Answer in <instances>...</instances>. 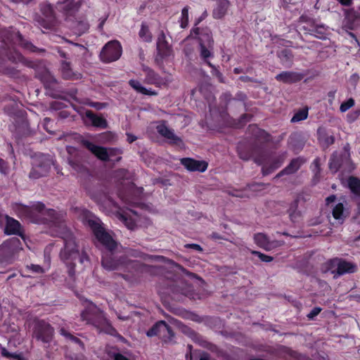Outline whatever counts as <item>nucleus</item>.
Here are the masks:
<instances>
[{
    "mask_svg": "<svg viewBox=\"0 0 360 360\" xmlns=\"http://www.w3.org/2000/svg\"><path fill=\"white\" fill-rule=\"evenodd\" d=\"M338 259L339 257H334L332 259H328L326 261L324 264L323 267L325 269L326 271H330L332 273V271H335V268H338Z\"/></svg>",
    "mask_w": 360,
    "mask_h": 360,
    "instance_id": "c03bdc74",
    "label": "nucleus"
},
{
    "mask_svg": "<svg viewBox=\"0 0 360 360\" xmlns=\"http://www.w3.org/2000/svg\"><path fill=\"white\" fill-rule=\"evenodd\" d=\"M54 329L44 320H38L33 328V338L44 343H50L53 338Z\"/></svg>",
    "mask_w": 360,
    "mask_h": 360,
    "instance_id": "1a4fd4ad",
    "label": "nucleus"
},
{
    "mask_svg": "<svg viewBox=\"0 0 360 360\" xmlns=\"http://www.w3.org/2000/svg\"><path fill=\"white\" fill-rule=\"evenodd\" d=\"M188 349L189 350V354L187 353L186 354V360H197L198 359V355L197 354L195 353H192L191 352V349H192V346L188 345Z\"/></svg>",
    "mask_w": 360,
    "mask_h": 360,
    "instance_id": "052dcab7",
    "label": "nucleus"
},
{
    "mask_svg": "<svg viewBox=\"0 0 360 360\" xmlns=\"http://www.w3.org/2000/svg\"><path fill=\"white\" fill-rule=\"evenodd\" d=\"M298 202H299V200L298 199H295L292 202V204L290 205V209L288 210L290 219V220L292 222H295L296 221V218L297 217L300 216V212L297 211V207L298 206Z\"/></svg>",
    "mask_w": 360,
    "mask_h": 360,
    "instance_id": "a19ab883",
    "label": "nucleus"
},
{
    "mask_svg": "<svg viewBox=\"0 0 360 360\" xmlns=\"http://www.w3.org/2000/svg\"><path fill=\"white\" fill-rule=\"evenodd\" d=\"M129 86L134 89L136 92L140 93L143 95L146 96H157L158 92L151 90V89H147L144 86L141 85L139 81L136 79H130L129 81Z\"/></svg>",
    "mask_w": 360,
    "mask_h": 360,
    "instance_id": "cd10ccee",
    "label": "nucleus"
},
{
    "mask_svg": "<svg viewBox=\"0 0 360 360\" xmlns=\"http://www.w3.org/2000/svg\"><path fill=\"white\" fill-rule=\"evenodd\" d=\"M347 184L351 192L355 196L360 198V179L351 176L348 178Z\"/></svg>",
    "mask_w": 360,
    "mask_h": 360,
    "instance_id": "2f4dec72",
    "label": "nucleus"
},
{
    "mask_svg": "<svg viewBox=\"0 0 360 360\" xmlns=\"http://www.w3.org/2000/svg\"><path fill=\"white\" fill-rule=\"evenodd\" d=\"M4 232L7 236L15 235L25 240V230L21 224L15 219L6 214V224Z\"/></svg>",
    "mask_w": 360,
    "mask_h": 360,
    "instance_id": "f8f14e48",
    "label": "nucleus"
},
{
    "mask_svg": "<svg viewBox=\"0 0 360 360\" xmlns=\"http://www.w3.org/2000/svg\"><path fill=\"white\" fill-rule=\"evenodd\" d=\"M237 153L239 158L245 161L252 159L258 165H262L263 176H267L279 168L283 163V158L276 157L269 161V153L262 146L258 144H248L241 143L237 146Z\"/></svg>",
    "mask_w": 360,
    "mask_h": 360,
    "instance_id": "f03ea898",
    "label": "nucleus"
},
{
    "mask_svg": "<svg viewBox=\"0 0 360 360\" xmlns=\"http://www.w3.org/2000/svg\"><path fill=\"white\" fill-rule=\"evenodd\" d=\"M309 109L307 107L299 109L295 112L294 115L291 118L290 122L292 123L299 122L306 120L308 117Z\"/></svg>",
    "mask_w": 360,
    "mask_h": 360,
    "instance_id": "4c0bfd02",
    "label": "nucleus"
},
{
    "mask_svg": "<svg viewBox=\"0 0 360 360\" xmlns=\"http://www.w3.org/2000/svg\"><path fill=\"white\" fill-rule=\"evenodd\" d=\"M5 71L6 74L11 77L17 78L20 77V72L14 67H8Z\"/></svg>",
    "mask_w": 360,
    "mask_h": 360,
    "instance_id": "603ef678",
    "label": "nucleus"
},
{
    "mask_svg": "<svg viewBox=\"0 0 360 360\" xmlns=\"http://www.w3.org/2000/svg\"><path fill=\"white\" fill-rule=\"evenodd\" d=\"M332 215L333 218L338 220L340 224H342L347 217L345 213L344 205L342 202H338L333 209Z\"/></svg>",
    "mask_w": 360,
    "mask_h": 360,
    "instance_id": "c756f323",
    "label": "nucleus"
},
{
    "mask_svg": "<svg viewBox=\"0 0 360 360\" xmlns=\"http://www.w3.org/2000/svg\"><path fill=\"white\" fill-rule=\"evenodd\" d=\"M305 75L302 72L295 71H283L278 74L275 79L276 81L284 84H291L300 82L303 79Z\"/></svg>",
    "mask_w": 360,
    "mask_h": 360,
    "instance_id": "aec40b11",
    "label": "nucleus"
},
{
    "mask_svg": "<svg viewBox=\"0 0 360 360\" xmlns=\"http://www.w3.org/2000/svg\"><path fill=\"white\" fill-rule=\"evenodd\" d=\"M338 268L335 271H332L335 278L337 276H340L347 274H354L358 271L357 265L353 262L347 261L345 259H338Z\"/></svg>",
    "mask_w": 360,
    "mask_h": 360,
    "instance_id": "412c9836",
    "label": "nucleus"
},
{
    "mask_svg": "<svg viewBox=\"0 0 360 360\" xmlns=\"http://www.w3.org/2000/svg\"><path fill=\"white\" fill-rule=\"evenodd\" d=\"M52 160L49 155L40 154L36 155L32 162V169L29 174L31 179H38L45 176L49 172Z\"/></svg>",
    "mask_w": 360,
    "mask_h": 360,
    "instance_id": "0eeeda50",
    "label": "nucleus"
},
{
    "mask_svg": "<svg viewBox=\"0 0 360 360\" xmlns=\"http://www.w3.org/2000/svg\"><path fill=\"white\" fill-rule=\"evenodd\" d=\"M180 163L189 172H204L208 167V162L205 160H198L192 158H183Z\"/></svg>",
    "mask_w": 360,
    "mask_h": 360,
    "instance_id": "4468645a",
    "label": "nucleus"
},
{
    "mask_svg": "<svg viewBox=\"0 0 360 360\" xmlns=\"http://www.w3.org/2000/svg\"><path fill=\"white\" fill-rule=\"evenodd\" d=\"M255 243L261 248L269 250L271 248V243L266 235L262 233H257L254 235Z\"/></svg>",
    "mask_w": 360,
    "mask_h": 360,
    "instance_id": "7c9ffc66",
    "label": "nucleus"
},
{
    "mask_svg": "<svg viewBox=\"0 0 360 360\" xmlns=\"http://www.w3.org/2000/svg\"><path fill=\"white\" fill-rule=\"evenodd\" d=\"M191 34L198 39L199 46H209L212 47L214 46V39L211 30L208 27H193L191 30Z\"/></svg>",
    "mask_w": 360,
    "mask_h": 360,
    "instance_id": "2eb2a0df",
    "label": "nucleus"
},
{
    "mask_svg": "<svg viewBox=\"0 0 360 360\" xmlns=\"http://www.w3.org/2000/svg\"><path fill=\"white\" fill-rule=\"evenodd\" d=\"M343 6H350L353 4V0H336Z\"/></svg>",
    "mask_w": 360,
    "mask_h": 360,
    "instance_id": "69168bd1",
    "label": "nucleus"
},
{
    "mask_svg": "<svg viewBox=\"0 0 360 360\" xmlns=\"http://www.w3.org/2000/svg\"><path fill=\"white\" fill-rule=\"evenodd\" d=\"M305 159L302 157H297L293 158L284 169H283L274 176V179H278L283 175H290L295 174L300 169V167L305 162Z\"/></svg>",
    "mask_w": 360,
    "mask_h": 360,
    "instance_id": "4be33fe9",
    "label": "nucleus"
},
{
    "mask_svg": "<svg viewBox=\"0 0 360 360\" xmlns=\"http://www.w3.org/2000/svg\"><path fill=\"white\" fill-rule=\"evenodd\" d=\"M83 121L86 126H91L102 129L108 128V126L105 117L102 115H98L91 110H86Z\"/></svg>",
    "mask_w": 360,
    "mask_h": 360,
    "instance_id": "ddd939ff",
    "label": "nucleus"
},
{
    "mask_svg": "<svg viewBox=\"0 0 360 360\" xmlns=\"http://www.w3.org/2000/svg\"><path fill=\"white\" fill-rule=\"evenodd\" d=\"M251 253L254 255L257 256L260 259V260L264 262H270L274 259L273 257L265 255L257 250H252Z\"/></svg>",
    "mask_w": 360,
    "mask_h": 360,
    "instance_id": "3c124183",
    "label": "nucleus"
},
{
    "mask_svg": "<svg viewBox=\"0 0 360 360\" xmlns=\"http://www.w3.org/2000/svg\"><path fill=\"white\" fill-rule=\"evenodd\" d=\"M142 70L145 72L143 80L145 84L155 85L157 87H161L167 84V80L150 68L143 65Z\"/></svg>",
    "mask_w": 360,
    "mask_h": 360,
    "instance_id": "a211bd4d",
    "label": "nucleus"
},
{
    "mask_svg": "<svg viewBox=\"0 0 360 360\" xmlns=\"http://www.w3.org/2000/svg\"><path fill=\"white\" fill-rule=\"evenodd\" d=\"M200 57L204 63L209 67H213L214 65L210 62V59L213 58L214 55V46L210 47L209 46H199Z\"/></svg>",
    "mask_w": 360,
    "mask_h": 360,
    "instance_id": "a878e982",
    "label": "nucleus"
},
{
    "mask_svg": "<svg viewBox=\"0 0 360 360\" xmlns=\"http://www.w3.org/2000/svg\"><path fill=\"white\" fill-rule=\"evenodd\" d=\"M89 29V25L86 21H79L77 24V34L81 35Z\"/></svg>",
    "mask_w": 360,
    "mask_h": 360,
    "instance_id": "8fccbe9b",
    "label": "nucleus"
},
{
    "mask_svg": "<svg viewBox=\"0 0 360 360\" xmlns=\"http://www.w3.org/2000/svg\"><path fill=\"white\" fill-rule=\"evenodd\" d=\"M277 56L281 63L288 67H290L293 62L294 54L290 49H284L277 52Z\"/></svg>",
    "mask_w": 360,
    "mask_h": 360,
    "instance_id": "bb28decb",
    "label": "nucleus"
},
{
    "mask_svg": "<svg viewBox=\"0 0 360 360\" xmlns=\"http://www.w3.org/2000/svg\"><path fill=\"white\" fill-rule=\"evenodd\" d=\"M115 140V134L112 131H105L97 136V141L102 144L111 143Z\"/></svg>",
    "mask_w": 360,
    "mask_h": 360,
    "instance_id": "f704fd0d",
    "label": "nucleus"
},
{
    "mask_svg": "<svg viewBox=\"0 0 360 360\" xmlns=\"http://www.w3.org/2000/svg\"><path fill=\"white\" fill-rule=\"evenodd\" d=\"M26 269L30 270L32 273L34 274H43L44 272V269L38 264H31L30 266H27Z\"/></svg>",
    "mask_w": 360,
    "mask_h": 360,
    "instance_id": "5fc2aeb1",
    "label": "nucleus"
},
{
    "mask_svg": "<svg viewBox=\"0 0 360 360\" xmlns=\"http://www.w3.org/2000/svg\"><path fill=\"white\" fill-rule=\"evenodd\" d=\"M82 145L88 150H89L98 160L103 162L108 161V151L107 148L97 146L86 139L82 141Z\"/></svg>",
    "mask_w": 360,
    "mask_h": 360,
    "instance_id": "6ab92c4d",
    "label": "nucleus"
},
{
    "mask_svg": "<svg viewBox=\"0 0 360 360\" xmlns=\"http://www.w3.org/2000/svg\"><path fill=\"white\" fill-rule=\"evenodd\" d=\"M0 349L3 357L7 359H15L17 360H27L22 356L21 354L11 353L5 347H2L0 344Z\"/></svg>",
    "mask_w": 360,
    "mask_h": 360,
    "instance_id": "79ce46f5",
    "label": "nucleus"
},
{
    "mask_svg": "<svg viewBox=\"0 0 360 360\" xmlns=\"http://www.w3.org/2000/svg\"><path fill=\"white\" fill-rule=\"evenodd\" d=\"M41 12L44 17L54 20V11L50 4H45L41 6Z\"/></svg>",
    "mask_w": 360,
    "mask_h": 360,
    "instance_id": "a18cd8bd",
    "label": "nucleus"
},
{
    "mask_svg": "<svg viewBox=\"0 0 360 360\" xmlns=\"http://www.w3.org/2000/svg\"><path fill=\"white\" fill-rule=\"evenodd\" d=\"M248 131L250 134L252 136L255 141L253 142L248 141H243L238 143V146L241 143H245L248 144H258L262 146L264 148V144L267 143L271 141V135L264 129L259 128L255 124H250L248 127Z\"/></svg>",
    "mask_w": 360,
    "mask_h": 360,
    "instance_id": "9b49d317",
    "label": "nucleus"
},
{
    "mask_svg": "<svg viewBox=\"0 0 360 360\" xmlns=\"http://www.w3.org/2000/svg\"><path fill=\"white\" fill-rule=\"evenodd\" d=\"M239 79L243 82H253L255 80L249 76H240Z\"/></svg>",
    "mask_w": 360,
    "mask_h": 360,
    "instance_id": "338daca9",
    "label": "nucleus"
},
{
    "mask_svg": "<svg viewBox=\"0 0 360 360\" xmlns=\"http://www.w3.org/2000/svg\"><path fill=\"white\" fill-rule=\"evenodd\" d=\"M252 118V115L250 114H243L239 119V124L241 127L244 126L247 122H250Z\"/></svg>",
    "mask_w": 360,
    "mask_h": 360,
    "instance_id": "6e6d98bb",
    "label": "nucleus"
},
{
    "mask_svg": "<svg viewBox=\"0 0 360 360\" xmlns=\"http://www.w3.org/2000/svg\"><path fill=\"white\" fill-rule=\"evenodd\" d=\"M79 218L83 224L91 231L96 244L103 248L101 258L102 266L109 271L120 270L127 272L122 277L125 280L136 281L147 271V266L143 263L131 260L125 255H118L117 242L110 233L104 227L99 217L86 209L80 210Z\"/></svg>",
    "mask_w": 360,
    "mask_h": 360,
    "instance_id": "f257e3e1",
    "label": "nucleus"
},
{
    "mask_svg": "<svg viewBox=\"0 0 360 360\" xmlns=\"http://www.w3.org/2000/svg\"><path fill=\"white\" fill-rule=\"evenodd\" d=\"M185 248H188V249H193V250L198 251V252L202 251V247L200 245L195 244V243L186 244Z\"/></svg>",
    "mask_w": 360,
    "mask_h": 360,
    "instance_id": "680f3d73",
    "label": "nucleus"
},
{
    "mask_svg": "<svg viewBox=\"0 0 360 360\" xmlns=\"http://www.w3.org/2000/svg\"><path fill=\"white\" fill-rule=\"evenodd\" d=\"M311 170L314 173V181H319L321 175V160L319 158H316L311 163Z\"/></svg>",
    "mask_w": 360,
    "mask_h": 360,
    "instance_id": "ea45409f",
    "label": "nucleus"
},
{
    "mask_svg": "<svg viewBox=\"0 0 360 360\" xmlns=\"http://www.w3.org/2000/svg\"><path fill=\"white\" fill-rule=\"evenodd\" d=\"M354 100L352 98L347 99L346 101L341 103L340 110L342 112L347 111L349 108L354 105Z\"/></svg>",
    "mask_w": 360,
    "mask_h": 360,
    "instance_id": "09e8293b",
    "label": "nucleus"
},
{
    "mask_svg": "<svg viewBox=\"0 0 360 360\" xmlns=\"http://www.w3.org/2000/svg\"><path fill=\"white\" fill-rule=\"evenodd\" d=\"M321 311V308L316 307L311 309V311L307 315V317L309 319H313L315 316H316Z\"/></svg>",
    "mask_w": 360,
    "mask_h": 360,
    "instance_id": "bf43d9fd",
    "label": "nucleus"
},
{
    "mask_svg": "<svg viewBox=\"0 0 360 360\" xmlns=\"http://www.w3.org/2000/svg\"><path fill=\"white\" fill-rule=\"evenodd\" d=\"M229 0H218L216 6L212 11V17L214 19H221L226 14L229 7Z\"/></svg>",
    "mask_w": 360,
    "mask_h": 360,
    "instance_id": "b1692460",
    "label": "nucleus"
},
{
    "mask_svg": "<svg viewBox=\"0 0 360 360\" xmlns=\"http://www.w3.org/2000/svg\"><path fill=\"white\" fill-rule=\"evenodd\" d=\"M191 336L195 342H198L200 346L209 349H212L213 347H215V345L205 340L202 336L193 330L191 331Z\"/></svg>",
    "mask_w": 360,
    "mask_h": 360,
    "instance_id": "473e14b6",
    "label": "nucleus"
},
{
    "mask_svg": "<svg viewBox=\"0 0 360 360\" xmlns=\"http://www.w3.org/2000/svg\"><path fill=\"white\" fill-rule=\"evenodd\" d=\"M157 56L155 60H162L170 56L172 49L169 43L166 40V36L164 32H161L157 39Z\"/></svg>",
    "mask_w": 360,
    "mask_h": 360,
    "instance_id": "dca6fc26",
    "label": "nucleus"
},
{
    "mask_svg": "<svg viewBox=\"0 0 360 360\" xmlns=\"http://www.w3.org/2000/svg\"><path fill=\"white\" fill-rule=\"evenodd\" d=\"M336 90H332L328 92V103L332 105L335 97Z\"/></svg>",
    "mask_w": 360,
    "mask_h": 360,
    "instance_id": "0e129e2a",
    "label": "nucleus"
},
{
    "mask_svg": "<svg viewBox=\"0 0 360 360\" xmlns=\"http://www.w3.org/2000/svg\"><path fill=\"white\" fill-rule=\"evenodd\" d=\"M212 68V74L214 76H216L219 81L221 83H224V76L222 75V73L217 68V67L215 65H214V68L213 67H210Z\"/></svg>",
    "mask_w": 360,
    "mask_h": 360,
    "instance_id": "13d9d810",
    "label": "nucleus"
},
{
    "mask_svg": "<svg viewBox=\"0 0 360 360\" xmlns=\"http://www.w3.org/2000/svg\"><path fill=\"white\" fill-rule=\"evenodd\" d=\"M108 161L110 160V158L116 157L122 153V149L118 148H108Z\"/></svg>",
    "mask_w": 360,
    "mask_h": 360,
    "instance_id": "864d4df0",
    "label": "nucleus"
},
{
    "mask_svg": "<svg viewBox=\"0 0 360 360\" xmlns=\"http://www.w3.org/2000/svg\"><path fill=\"white\" fill-rule=\"evenodd\" d=\"M139 36L145 42L149 43L152 41V33L150 32L148 26L143 22L141 24Z\"/></svg>",
    "mask_w": 360,
    "mask_h": 360,
    "instance_id": "c9c22d12",
    "label": "nucleus"
},
{
    "mask_svg": "<svg viewBox=\"0 0 360 360\" xmlns=\"http://www.w3.org/2000/svg\"><path fill=\"white\" fill-rule=\"evenodd\" d=\"M110 356L114 360H129L127 356H124L121 353H112Z\"/></svg>",
    "mask_w": 360,
    "mask_h": 360,
    "instance_id": "e2e57ef3",
    "label": "nucleus"
},
{
    "mask_svg": "<svg viewBox=\"0 0 360 360\" xmlns=\"http://www.w3.org/2000/svg\"><path fill=\"white\" fill-rule=\"evenodd\" d=\"M188 9L189 7L188 6L183 8L181 11V27L184 29L187 27L188 25Z\"/></svg>",
    "mask_w": 360,
    "mask_h": 360,
    "instance_id": "49530a36",
    "label": "nucleus"
},
{
    "mask_svg": "<svg viewBox=\"0 0 360 360\" xmlns=\"http://www.w3.org/2000/svg\"><path fill=\"white\" fill-rule=\"evenodd\" d=\"M22 250V243L18 238L13 237L5 240L0 245V263L10 264L13 263Z\"/></svg>",
    "mask_w": 360,
    "mask_h": 360,
    "instance_id": "423d86ee",
    "label": "nucleus"
},
{
    "mask_svg": "<svg viewBox=\"0 0 360 360\" xmlns=\"http://www.w3.org/2000/svg\"><path fill=\"white\" fill-rule=\"evenodd\" d=\"M319 141L323 148H327L334 143L335 137L334 136L329 135L326 133L319 134Z\"/></svg>",
    "mask_w": 360,
    "mask_h": 360,
    "instance_id": "e433bc0d",
    "label": "nucleus"
},
{
    "mask_svg": "<svg viewBox=\"0 0 360 360\" xmlns=\"http://www.w3.org/2000/svg\"><path fill=\"white\" fill-rule=\"evenodd\" d=\"M61 72L63 78L65 79H80L82 75L77 72H73L69 62L63 61L61 63Z\"/></svg>",
    "mask_w": 360,
    "mask_h": 360,
    "instance_id": "393cba45",
    "label": "nucleus"
},
{
    "mask_svg": "<svg viewBox=\"0 0 360 360\" xmlns=\"http://www.w3.org/2000/svg\"><path fill=\"white\" fill-rule=\"evenodd\" d=\"M336 200V196L335 195H330L326 198V205H329L331 202H333Z\"/></svg>",
    "mask_w": 360,
    "mask_h": 360,
    "instance_id": "774afa93",
    "label": "nucleus"
},
{
    "mask_svg": "<svg viewBox=\"0 0 360 360\" xmlns=\"http://www.w3.org/2000/svg\"><path fill=\"white\" fill-rule=\"evenodd\" d=\"M298 22L307 24V26L304 25L300 27L301 30L305 31L307 33L311 34L316 30L314 20L307 14H302L299 18Z\"/></svg>",
    "mask_w": 360,
    "mask_h": 360,
    "instance_id": "c85d7f7f",
    "label": "nucleus"
},
{
    "mask_svg": "<svg viewBox=\"0 0 360 360\" xmlns=\"http://www.w3.org/2000/svg\"><path fill=\"white\" fill-rule=\"evenodd\" d=\"M122 48L121 44L113 40L108 42L102 49L101 59L105 63H110L117 60L122 56Z\"/></svg>",
    "mask_w": 360,
    "mask_h": 360,
    "instance_id": "9d476101",
    "label": "nucleus"
},
{
    "mask_svg": "<svg viewBox=\"0 0 360 360\" xmlns=\"http://www.w3.org/2000/svg\"><path fill=\"white\" fill-rule=\"evenodd\" d=\"M59 333L61 335L65 337L67 340H69L72 341V342L78 344L80 346H82V347L84 346L82 341L79 338H78L77 337L75 336L74 335H72V333L68 332L64 328H61L59 330Z\"/></svg>",
    "mask_w": 360,
    "mask_h": 360,
    "instance_id": "58836bf2",
    "label": "nucleus"
},
{
    "mask_svg": "<svg viewBox=\"0 0 360 360\" xmlns=\"http://www.w3.org/2000/svg\"><path fill=\"white\" fill-rule=\"evenodd\" d=\"M0 173L6 175L8 173V165L6 161L0 158Z\"/></svg>",
    "mask_w": 360,
    "mask_h": 360,
    "instance_id": "4d7b16f0",
    "label": "nucleus"
},
{
    "mask_svg": "<svg viewBox=\"0 0 360 360\" xmlns=\"http://www.w3.org/2000/svg\"><path fill=\"white\" fill-rule=\"evenodd\" d=\"M191 336L195 342H198L200 346L209 349H212L213 347H215V345L205 340L202 336L193 330L191 331Z\"/></svg>",
    "mask_w": 360,
    "mask_h": 360,
    "instance_id": "72a5a7b5",
    "label": "nucleus"
},
{
    "mask_svg": "<svg viewBox=\"0 0 360 360\" xmlns=\"http://www.w3.org/2000/svg\"><path fill=\"white\" fill-rule=\"evenodd\" d=\"M69 165L77 173L80 181L86 191L92 196L100 192L103 188L99 185V180L92 175L89 169L78 159L71 158Z\"/></svg>",
    "mask_w": 360,
    "mask_h": 360,
    "instance_id": "39448f33",
    "label": "nucleus"
},
{
    "mask_svg": "<svg viewBox=\"0 0 360 360\" xmlns=\"http://www.w3.org/2000/svg\"><path fill=\"white\" fill-rule=\"evenodd\" d=\"M146 335L149 338L158 336L163 342L169 343L173 341L174 333L166 321H159L147 330Z\"/></svg>",
    "mask_w": 360,
    "mask_h": 360,
    "instance_id": "6e6552de",
    "label": "nucleus"
},
{
    "mask_svg": "<svg viewBox=\"0 0 360 360\" xmlns=\"http://www.w3.org/2000/svg\"><path fill=\"white\" fill-rule=\"evenodd\" d=\"M157 131L160 135L169 140V143L171 144L179 145L182 142L181 139L174 134L173 130L165 124L158 125L157 127Z\"/></svg>",
    "mask_w": 360,
    "mask_h": 360,
    "instance_id": "5701e85b",
    "label": "nucleus"
},
{
    "mask_svg": "<svg viewBox=\"0 0 360 360\" xmlns=\"http://www.w3.org/2000/svg\"><path fill=\"white\" fill-rule=\"evenodd\" d=\"M344 27L350 30L360 27V6L356 8H351L347 11Z\"/></svg>",
    "mask_w": 360,
    "mask_h": 360,
    "instance_id": "f3484780",
    "label": "nucleus"
},
{
    "mask_svg": "<svg viewBox=\"0 0 360 360\" xmlns=\"http://www.w3.org/2000/svg\"><path fill=\"white\" fill-rule=\"evenodd\" d=\"M340 167L341 162L338 158L332 157L330 159L329 168L333 172H337L340 169Z\"/></svg>",
    "mask_w": 360,
    "mask_h": 360,
    "instance_id": "de8ad7c7",
    "label": "nucleus"
},
{
    "mask_svg": "<svg viewBox=\"0 0 360 360\" xmlns=\"http://www.w3.org/2000/svg\"><path fill=\"white\" fill-rule=\"evenodd\" d=\"M59 237L63 240L64 243V247L60 250V257L68 268V275L72 278L75 275V261L78 259L79 263L84 264L85 262H89L90 259L85 250L79 252L76 238L71 231L66 228L63 229Z\"/></svg>",
    "mask_w": 360,
    "mask_h": 360,
    "instance_id": "7ed1b4c3",
    "label": "nucleus"
},
{
    "mask_svg": "<svg viewBox=\"0 0 360 360\" xmlns=\"http://www.w3.org/2000/svg\"><path fill=\"white\" fill-rule=\"evenodd\" d=\"M34 20L38 23L39 25L46 29L50 28L53 21V20L51 18H47L41 15H36Z\"/></svg>",
    "mask_w": 360,
    "mask_h": 360,
    "instance_id": "37998d69",
    "label": "nucleus"
},
{
    "mask_svg": "<svg viewBox=\"0 0 360 360\" xmlns=\"http://www.w3.org/2000/svg\"><path fill=\"white\" fill-rule=\"evenodd\" d=\"M81 319L96 328L100 332H103L112 336L120 335L117 330L106 319L103 311L96 304L90 302L81 313Z\"/></svg>",
    "mask_w": 360,
    "mask_h": 360,
    "instance_id": "20e7f679",
    "label": "nucleus"
}]
</instances>
